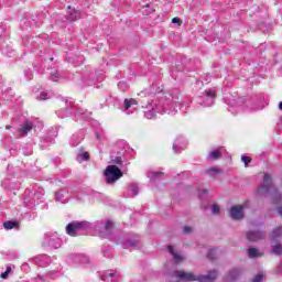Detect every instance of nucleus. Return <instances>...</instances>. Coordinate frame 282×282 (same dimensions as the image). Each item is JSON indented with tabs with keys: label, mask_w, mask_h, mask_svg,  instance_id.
<instances>
[{
	"label": "nucleus",
	"mask_w": 282,
	"mask_h": 282,
	"mask_svg": "<svg viewBox=\"0 0 282 282\" xmlns=\"http://www.w3.org/2000/svg\"><path fill=\"white\" fill-rule=\"evenodd\" d=\"M106 239H112L117 246H121L123 250H131V248H138L140 246V236L133 232L119 234L111 237V234Z\"/></svg>",
	"instance_id": "39448f33"
},
{
	"label": "nucleus",
	"mask_w": 282,
	"mask_h": 282,
	"mask_svg": "<svg viewBox=\"0 0 282 282\" xmlns=\"http://www.w3.org/2000/svg\"><path fill=\"white\" fill-rule=\"evenodd\" d=\"M122 170L117 165H108L104 172V176L107 184H116L120 177H122Z\"/></svg>",
	"instance_id": "9d476101"
},
{
	"label": "nucleus",
	"mask_w": 282,
	"mask_h": 282,
	"mask_svg": "<svg viewBox=\"0 0 282 282\" xmlns=\"http://www.w3.org/2000/svg\"><path fill=\"white\" fill-rule=\"evenodd\" d=\"M63 246V240L58 237L56 232H47L44 235L42 240V248H52L53 250H58Z\"/></svg>",
	"instance_id": "6e6552de"
},
{
	"label": "nucleus",
	"mask_w": 282,
	"mask_h": 282,
	"mask_svg": "<svg viewBox=\"0 0 282 282\" xmlns=\"http://www.w3.org/2000/svg\"><path fill=\"white\" fill-rule=\"evenodd\" d=\"M265 50H268V44L261 43L257 48V54H259V56H261V54H263V52H265Z\"/></svg>",
	"instance_id": "6e6d98bb"
},
{
	"label": "nucleus",
	"mask_w": 282,
	"mask_h": 282,
	"mask_svg": "<svg viewBox=\"0 0 282 282\" xmlns=\"http://www.w3.org/2000/svg\"><path fill=\"white\" fill-rule=\"evenodd\" d=\"M23 202L25 208H29V210H34L36 206H39V203L36 198L33 196L32 192L30 188H26L23 195Z\"/></svg>",
	"instance_id": "4468645a"
},
{
	"label": "nucleus",
	"mask_w": 282,
	"mask_h": 282,
	"mask_svg": "<svg viewBox=\"0 0 282 282\" xmlns=\"http://www.w3.org/2000/svg\"><path fill=\"white\" fill-rule=\"evenodd\" d=\"M32 19H34V15H31L29 18H23L20 22L21 30H30V28H36V26L32 25L34 23V21H32Z\"/></svg>",
	"instance_id": "473e14b6"
},
{
	"label": "nucleus",
	"mask_w": 282,
	"mask_h": 282,
	"mask_svg": "<svg viewBox=\"0 0 282 282\" xmlns=\"http://www.w3.org/2000/svg\"><path fill=\"white\" fill-rule=\"evenodd\" d=\"M39 58H41V61H44V63H52L54 61V50L45 46L44 50H41L39 52Z\"/></svg>",
	"instance_id": "a211bd4d"
},
{
	"label": "nucleus",
	"mask_w": 282,
	"mask_h": 282,
	"mask_svg": "<svg viewBox=\"0 0 282 282\" xmlns=\"http://www.w3.org/2000/svg\"><path fill=\"white\" fill-rule=\"evenodd\" d=\"M207 259H209V261H215L219 259V248L217 247L210 248L207 252Z\"/></svg>",
	"instance_id": "e433bc0d"
},
{
	"label": "nucleus",
	"mask_w": 282,
	"mask_h": 282,
	"mask_svg": "<svg viewBox=\"0 0 282 282\" xmlns=\"http://www.w3.org/2000/svg\"><path fill=\"white\" fill-rule=\"evenodd\" d=\"M67 23H69V19L67 18V15H58L56 20V25H58L59 28H67Z\"/></svg>",
	"instance_id": "37998d69"
},
{
	"label": "nucleus",
	"mask_w": 282,
	"mask_h": 282,
	"mask_svg": "<svg viewBox=\"0 0 282 282\" xmlns=\"http://www.w3.org/2000/svg\"><path fill=\"white\" fill-rule=\"evenodd\" d=\"M68 14L66 15L68 18L69 23H74V21H78L80 19V11L76 9H72V6L67 7Z\"/></svg>",
	"instance_id": "cd10ccee"
},
{
	"label": "nucleus",
	"mask_w": 282,
	"mask_h": 282,
	"mask_svg": "<svg viewBox=\"0 0 282 282\" xmlns=\"http://www.w3.org/2000/svg\"><path fill=\"white\" fill-rule=\"evenodd\" d=\"M282 236V227H276L272 230L271 234V241L273 243H276L279 241V238Z\"/></svg>",
	"instance_id": "ea45409f"
},
{
	"label": "nucleus",
	"mask_w": 282,
	"mask_h": 282,
	"mask_svg": "<svg viewBox=\"0 0 282 282\" xmlns=\"http://www.w3.org/2000/svg\"><path fill=\"white\" fill-rule=\"evenodd\" d=\"M248 257L250 259H257V257H259V249L254 248V247H250L248 249Z\"/></svg>",
	"instance_id": "09e8293b"
},
{
	"label": "nucleus",
	"mask_w": 282,
	"mask_h": 282,
	"mask_svg": "<svg viewBox=\"0 0 282 282\" xmlns=\"http://www.w3.org/2000/svg\"><path fill=\"white\" fill-rule=\"evenodd\" d=\"M220 173H224V171H221V169H218V167H209L205 171V174L206 175H219Z\"/></svg>",
	"instance_id": "49530a36"
},
{
	"label": "nucleus",
	"mask_w": 282,
	"mask_h": 282,
	"mask_svg": "<svg viewBox=\"0 0 282 282\" xmlns=\"http://www.w3.org/2000/svg\"><path fill=\"white\" fill-rule=\"evenodd\" d=\"M162 87L158 83H153L149 88L142 90L139 96L140 98H153L155 94H161Z\"/></svg>",
	"instance_id": "2eb2a0df"
},
{
	"label": "nucleus",
	"mask_w": 282,
	"mask_h": 282,
	"mask_svg": "<svg viewBox=\"0 0 282 282\" xmlns=\"http://www.w3.org/2000/svg\"><path fill=\"white\" fill-rule=\"evenodd\" d=\"M199 199H206L208 197V189H203L202 192L198 193Z\"/></svg>",
	"instance_id": "e2e57ef3"
},
{
	"label": "nucleus",
	"mask_w": 282,
	"mask_h": 282,
	"mask_svg": "<svg viewBox=\"0 0 282 282\" xmlns=\"http://www.w3.org/2000/svg\"><path fill=\"white\" fill-rule=\"evenodd\" d=\"M274 191V184L272 183V175L265 173L263 183L257 189V197H268L270 193Z\"/></svg>",
	"instance_id": "9b49d317"
},
{
	"label": "nucleus",
	"mask_w": 282,
	"mask_h": 282,
	"mask_svg": "<svg viewBox=\"0 0 282 282\" xmlns=\"http://www.w3.org/2000/svg\"><path fill=\"white\" fill-rule=\"evenodd\" d=\"M89 159H90L89 152H86L83 148H79L75 158L76 162H79V164H83V162H89Z\"/></svg>",
	"instance_id": "bb28decb"
},
{
	"label": "nucleus",
	"mask_w": 282,
	"mask_h": 282,
	"mask_svg": "<svg viewBox=\"0 0 282 282\" xmlns=\"http://www.w3.org/2000/svg\"><path fill=\"white\" fill-rule=\"evenodd\" d=\"M209 158H212V160H219V158H221V151L214 150L209 152Z\"/></svg>",
	"instance_id": "864d4df0"
},
{
	"label": "nucleus",
	"mask_w": 282,
	"mask_h": 282,
	"mask_svg": "<svg viewBox=\"0 0 282 282\" xmlns=\"http://www.w3.org/2000/svg\"><path fill=\"white\" fill-rule=\"evenodd\" d=\"M62 108L56 111V116L61 119L67 118L69 116H75V120H89L91 118V112L80 108L69 99L62 100Z\"/></svg>",
	"instance_id": "20e7f679"
},
{
	"label": "nucleus",
	"mask_w": 282,
	"mask_h": 282,
	"mask_svg": "<svg viewBox=\"0 0 282 282\" xmlns=\"http://www.w3.org/2000/svg\"><path fill=\"white\" fill-rule=\"evenodd\" d=\"M172 257L175 263H182V261H184V257L177 252H174Z\"/></svg>",
	"instance_id": "13d9d810"
},
{
	"label": "nucleus",
	"mask_w": 282,
	"mask_h": 282,
	"mask_svg": "<svg viewBox=\"0 0 282 282\" xmlns=\"http://www.w3.org/2000/svg\"><path fill=\"white\" fill-rule=\"evenodd\" d=\"M217 98V90L215 88L206 89L199 99V105L202 107H213L215 105V100Z\"/></svg>",
	"instance_id": "f8f14e48"
},
{
	"label": "nucleus",
	"mask_w": 282,
	"mask_h": 282,
	"mask_svg": "<svg viewBox=\"0 0 282 282\" xmlns=\"http://www.w3.org/2000/svg\"><path fill=\"white\" fill-rule=\"evenodd\" d=\"M188 147V141H186V138L178 135L174 143H173V151L174 153H182V151H184V149H186Z\"/></svg>",
	"instance_id": "dca6fc26"
},
{
	"label": "nucleus",
	"mask_w": 282,
	"mask_h": 282,
	"mask_svg": "<svg viewBox=\"0 0 282 282\" xmlns=\"http://www.w3.org/2000/svg\"><path fill=\"white\" fill-rule=\"evenodd\" d=\"M20 223L19 220H7L3 223V228L6 230L19 229Z\"/></svg>",
	"instance_id": "58836bf2"
},
{
	"label": "nucleus",
	"mask_w": 282,
	"mask_h": 282,
	"mask_svg": "<svg viewBox=\"0 0 282 282\" xmlns=\"http://www.w3.org/2000/svg\"><path fill=\"white\" fill-rule=\"evenodd\" d=\"M9 151L11 155H17V153H19V150L17 148H11Z\"/></svg>",
	"instance_id": "774afa93"
},
{
	"label": "nucleus",
	"mask_w": 282,
	"mask_h": 282,
	"mask_svg": "<svg viewBox=\"0 0 282 282\" xmlns=\"http://www.w3.org/2000/svg\"><path fill=\"white\" fill-rule=\"evenodd\" d=\"M48 94L46 91L40 93V96L37 97V100H47Z\"/></svg>",
	"instance_id": "0e129e2a"
},
{
	"label": "nucleus",
	"mask_w": 282,
	"mask_h": 282,
	"mask_svg": "<svg viewBox=\"0 0 282 282\" xmlns=\"http://www.w3.org/2000/svg\"><path fill=\"white\" fill-rule=\"evenodd\" d=\"M241 273H242L241 269L236 268V269L230 270L227 274V281L235 282V281L239 280V276H241Z\"/></svg>",
	"instance_id": "7c9ffc66"
},
{
	"label": "nucleus",
	"mask_w": 282,
	"mask_h": 282,
	"mask_svg": "<svg viewBox=\"0 0 282 282\" xmlns=\"http://www.w3.org/2000/svg\"><path fill=\"white\" fill-rule=\"evenodd\" d=\"M91 230L99 232V237H101V239H107V237H111L113 232V221L106 220L89 223L87 220H74L66 225V235L69 237H78V232L87 235V232H91Z\"/></svg>",
	"instance_id": "f03ea898"
},
{
	"label": "nucleus",
	"mask_w": 282,
	"mask_h": 282,
	"mask_svg": "<svg viewBox=\"0 0 282 282\" xmlns=\"http://www.w3.org/2000/svg\"><path fill=\"white\" fill-rule=\"evenodd\" d=\"M34 193L32 195L36 198L37 197V203L43 204L45 202V189L43 187H33Z\"/></svg>",
	"instance_id": "c85d7f7f"
},
{
	"label": "nucleus",
	"mask_w": 282,
	"mask_h": 282,
	"mask_svg": "<svg viewBox=\"0 0 282 282\" xmlns=\"http://www.w3.org/2000/svg\"><path fill=\"white\" fill-rule=\"evenodd\" d=\"M177 94H180V90L174 89L170 97L161 96L156 99H153L152 101H148L145 106H142L143 109H147L144 111V118L148 120H153L156 113H160L161 116H164V113H167L169 116H175V105L184 107V104L175 101L180 99Z\"/></svg>",
	"instance_id": "f257e3e1"
},
{
	"label": "nucleus",
	"mask_w": 282,
	"mask_h": 282,
	"mask_svg": "<svg viewBox=\"0 0 282 282\" xmlns=\"http://www.w3.org/2000/svg\"><path fill=\"white\" fill-rule=\"evenodd\" d=\"M45 19H47V12L41 11L40 13H37L35 15V18L32 19V21H33L32 25L34 28H41V25H43V21H45Z\"/></svg>",
	"instance_id": "393cba45"
},
{
	"label": "nucleus",
	"mask_w": 282,
	"mask_h": 282,
	"mask_svg": "<svg viewBox=\"0 0 282 282\" xmlns=\"http://www.w3.org/2000/svg\"><path fill=\"white\" fill-rule=\"evenodd\" d=\"M240 208H241L242 210H246V209H248V208H252V202L246 200L242 205H240Z\"/></svg>",
	"instance_id": "052dcab7"
},
{
	"label": "nucleus",
	"mask_w": 282,
	"mask_h": 282,
	"mask_svg": "<svg viewBox=\"0 0 282 282\" xmlns=\"http://www.w3.org/2000/svg\"><path fill=\"white\" fill-rule=\"evenodd\" d=\"M33 261L40 268H45V265H50V263H52V259L50 258V256H47L45 253L35 256L33 258Z\"/></svg>",
	"instance_id": "5701e85b"
},
{
	"label": "nucleus",
	"mask_w": 282,
	"mask_h": 282,
	"mask_svg": "<svg viewBox=\"0 0 282 282\" xmlns=\"http://www.w3.org/2000/svg\"><path fill=\"white\" fill-rule=\"evenodd\" d=\"M229 217L234 219V221H241L246 217V214L243 213V209L240 207V205L231 206L229 210Z\"/></svg>",
	"instance_id": "f3484780"
},
{
	"label": "nucleus",
	"mask_w": 282,
	"mask_h": 282,
	"mask_svg": "<svg viewBox=\"0 0 282 282\" xmlns=\"http://www.w3.org/2000/svg\"><path fill=\"white\" fill-rule=\"evenodd\" d=\"M23 45L26 52H36L41 45H50V41L45 37L34 36L29 40H23Z\"/></svg>",
	"instance_id": "1a4fd4ad"
},
{
	"label": "nucleus",
	"mask_w": 282,
	"mask_h": 282,
	"mask_svg": "<svg viewBox=\"0 0 282 282\" xmlns=\"http://www.w3.org/2000/svg\"><path fill=\"white\" fill-rule=\"evenodd\" d=\"M1 47H2V54L8 58H13V56H17V51L12 48V45L6 44V45H2Z\"/></svg>",
	"instance_id": "72a5a7b5"
},
{
	"label": "nucleus",
	"mask_w": 282,
	"mask_h": 282,
	"mask_svg": "<svg viewBox=\"0 0 282 282\" xmlns=\"http://www.w3.org/2000/svg\"><path fill=\"white\" fill-rule=\"evenodd\" d=\"M48 74L53 83H58L61 75L58 74V70H56V68H51V72Z\"/></svg>",
	"instance_id": "a18cd8bd"
},
{
	"label": "nucleus",
	"mask_w": 282,
	"mask_h": 282,
	"mask_svg": "<svg viewBox=\"0 0 282 282\" xmlns=\"http://www.w3.org/2000/svg\"><path fill=\"white\" fill-rule=\"evenodd\" d=\"M219 210H221L219 205H217V204L212 205V213H213V215H219Z\"/></svg>",
	"instance_id": "680f3d73"
},
{
	"label": "nucleus",
	"mask_w": 282,
	"mask_h": 282,
	"mask_svg": "<svg viewBox=\"0 0 282 282\" xmlns=\"http://www.w3.org/2000/svg\"><path fill=\"white\" fill-rule=\"evenodd\" d=\"M118 88L120 89V91H129V83L121 80L118 83Z\"/></svg>",
	"instance_id": "8fccbe9b"
},
{
	"label": "nucleus",
	"mask_w": 282,
	"mask_h": 282,
	"mask_svg": "<svg viewBox=\"0 0 282 282\" xmlns=\"http://www.w3.org/2000/svg\"><path fill=\"white\" fill-rule=\"evenodd\" d=\"M102 281L106 282H120L122 275L118 271H107L101 275Z\"/></svg>",
	"instance_id": "4be33fe9"
},
{
	"label": "nucleus",
	"mask_w": 282,
	"mask_h": 282,
	"mask_svg": "<svg viewBox=\"0 0 282 282\" xmlns=\"http://www.w3.org/2000/svg\"><path fill=\"white\" fill-rule=\"evenodd\" d=\"M174 276H176L177 279H180V281H183V282H193V281L215 282V280L217 279V270L215 269L210 270L206 275H195V273L193 272L175 270Z\"/></svg>",
	"instance_id": "423d86ee"
},
{
	"label": "nucleus",
	"mask_w": 282,
	"mask_h": 282,
	"mask_svg": "<svg viewBox=\"0 0 282 282\" xmlns=\"http://www.w3.org/2000/svg\"><path fill=\"white\" fill-rule=\"evenodd\" d=\"M63 78L75 80V85L79 89H84V87H91V85H96V83H102V80H105V73L102 70H94L91 66H86L82 74L65 73Z\"/></svg>",
	"instance_id": "7ed1b4c3"
},
{
	"label": "nucleus",
	"mask_w": 282,
	"mask_h": 282,
	"mask_svg": "<svg viewBox=\"0 0 282 282\" xmlns=\"http://www.w3.org/2000/svg\"><path fill=\"white\" fill-rule=\"evenodd\" d=\"M241 162H243L246 169H248V164H250V162H252V158L247 156V155H241L240 158Z\"/></svg>",
	"instance_id": "4d7b16f0"
},
{
	"label": "nucleus",
	"mask_w": 282,
	"mask_h": 282,
	"mask_svg": "<svg viewBox=\"0 0 282 282\" xmlns=\"http://www.w3.org/2000/svg\"><path fill=\"white\" fill-rule=\"evenodd\" d=\"M263 281H265V275L263 274V272H259L251 280V282H263Z\"/></svg>",
	"instance_id": "603ef678"
},
{
	"label": "nucleus",
	"mask_w": 282,
	"mask_h": 282,
	"mask_svg": "<svg viewBox=\"0 0 282 282\" xmlns=\"http://www.w3.org/2000/svg\"><path fill=\"white\" fill-rule=\"evenodd\" d=\"M273 254H278V257H281L282 254V245L278 243L272 247Z\"/></svg>",
	"instance_id": "3c124183"
},
{
	"label": "nucleus",
	"mask_w": 282,
	"mask_h": 282,
	"mask_svg": "<svg viewBox=\"0 0 282 282\" xmlns=\"http://www.w3.org/2000/svg\"><path fill=\"white\" fill-rule=\"evenodd\" d=\"M177 69H181L185 74L191 72V59L186 55L181 56L180 61L176 62Z\"/></svg>",
	"instance_id": "aec40b11"
},
{
	"label": "nucleus",
	"mask_w": 282,
	"mask_h": 282,
	"mask_svg": "<svg viewBox=\"0 0 282 282\" xmlns=\"http://www.w3.org/2000/svg\"><path fill=\"white\" fill-rule=\"evenodd\" d=\"M65 193H67L66 188H62L55 193V200L61 202L62 204H67V199H65Z\"/></svg>",
	"instance_id": "4c0bfd02"
},
{
	"label": "nucleus",
	"mask_w": 282,
	"mask_h": 282,
	"mask_svg": "<svg viewBox=\"0 0 282 282\" xmlns=\"http://www.w3.org/2000/svg\"><path fill=\"white\" fill-rule=\"evenodd\" d=\"M22 153L23 155H32L34 153V151L32 150V145L30 143H25L22 147Z\"/></svg>",
	"instance_id": "de8ad7c7"
},
{
	"label": "nucleus",
	"mask_w": 282,
	"mask_h": 282,
	"mask_svg": "<svg viewBox=\"0 0 282 282\" xmlns=\"http://www.w3.org/2000/svg\"><path fill=\"white\" fill-rule=\"evenodd\" d=\"M31 129H32V122L25 121L23 127L19 129V133L20 135H28Z\"/></svg>",
	"instance_id": "a19ab883"
},
{
	"label": "nucleus",
	"mask_w": 282,
	"mask_h": 282,
	"mask_svg": "<svg viewBox=\"0 0 282 282\" xmlns=\"http://www.w3.org/2000/svg\"><path fill=\"white\" fill-rule=\"evenodd\" d=\"M227 105H229V107H242V105L248 107V99L243 97H232Z\"/></svg>",
	"instance_id": "a878e982"
},
{
	"label": "nucleus",
	"mask_w": 282,
	"mask_h": 282,
	"mask_svg": "<svg viewBox=\"0 0 282 282\" xmlns=\"http://www.w3.org/2000/svg\"><path fill=\"white\" fill-rule=\"evenodd\" d=\"M138 105V101L133 98L130 99H124L123 100V106H122V111L127 112L128 116H131L133 111H135V106Z\"/></svg>",
	"instance_id": "412c9836"
},
{
	"label": "nucleus",
	"mask_w": 282,
	"mask_h": 282,
	"mask_svg": "<svg viewBox=\"0 0 282 282\" xmlns=\"http://www.w3.org/2000/svg\"><path fill=\"white\" fill-rule=\"evenodd\" d=\"M148 177L150 180V182H152L153 184H155V182H158V180L164 177V172H160V171H150L148 173Z\"/></svg>",
	"instance_id": "f704fd0d"
},
{
	"label": "nucleus",
	"mask_w": 282,
	"mask_h": 282,
	"mask_svg": "<svg viewBox=\"0 0 282 282\" xmlns=\"http://www.w3.org/2000/svg\"><path fill=\"white\" fill-rule=\"evenodd\" d=\"M171 72H172V78L174 80H182L184 74H186V73H184V70L177 69V66L175 68H173Z\"/></svg>",
	"instance_id": "79ce46f5"
},
{
	"label": "nucleus",
	"mask_w": 282,
	"mask_h": 282,
	"mask_svg": "<svg viewBox=\"0 0 282 282\" xmlns=\"http://www.w3.org/2000/svg\"><path fill=\"white\" fill-rule=\"evenodd\" d=\"M282 195L279 193L278 189H275V195L273 196V203L281 204Z\"/></svg>",
	"instance_id": "bf43d9fd"
},
{
	"label": "nucleus",
	"mask_w": 282,
	"mask_h": 282,
	"mask_svg": "<svg viewBox=\"0 0 282 282\" xmlns=\"http://www.w3.org/2000/svg\"><path fill=\"white\" fill-rule=\"evenodd\" d=\"M191 232H193V227L191 226L183 227V235H191Z\"/></svg>",
	"instance_id": "338daca9"
},
{
	"label": "nucleus",
	"mask_w": 282,
	"mask_h": 282,
	"mask_svg": "<svg viewBox=\"0 0 282 282\" xmlns=\"http://www.w3.org/2000/svg\"><path fill=\"white\" fill-rule=\"evenodd\" d=\"M248 241H261V239H265V231L261 230H250L247 232Z\"/></svg>",
	"instance_id": "b1692460"
},
{
	"label": "nucleus",
	"mask_w": 282,
	"mask_h": 282,
	"mask_svg": "<svg viewBox=\"0 0 282 282\" xmlns=\"http://www.w3.org/2000/svg\"><path fill=\"white\" fill-rule=\"evenodd\" d=\"M58 135L56 128H51L46 134L41 138L40 149L45 150L50 144H54V138Z\"/></svg>",
	"instance_id": "ddd939ff"
},
{
	"label": "nucleus",
	"mask_w": 282,
	"mask_h": 282,
	"mask_svg": "<svg viewBox=\"0 0 282 282\" xmlns=\"http://www.w3.org/2000/svg\"><path fill=\"white\" fill-rule=\"evenodd\" d=\"M24 74V78H26V80H32V78H34V74L32 73V69L30 68H25L23 70Z\"/></svg>",
	"instance_id": "5fc2aeb1"
},
{
	"label": "nucleus",
	"mask_w": 282,
	"mask_h": 282,
	"mask_svg": "<svg viewBox=\"0 0 282 282\" xmlns=\"http://www.w3.org/2000/svg\"><path fill=\"white\" fill-rule=\"evenodd\" d=\"M268 102H270L268 96L263 93H259L248 99L247 108L251 111H261V109H265V107H268Z\"/></svg>",
	"instance_id": "0eeeda50"
},
{
	"label": "nucleus",
	"mask_w": 282,
	"mask_h": 282,
	"mask_svg": "<svg viewBox=\"0 0 282 282\" xmlns=\"http://www.w3.org/2000/svg\"><path fill=\"white\" fill-rule=\"evenodd\" d=\"M117 147H122V149L117 151V156L112 160V163L122 166V156L127 153V150H124L127 142L124 140H120L117 142Z\"/></svg>",
	"instance_id": "6ab92c4d"
},
{
	"label": "nucleus",
	"mask_w": 282,
	"mask_h": 282,
	"mask_svg": "<svg viewBox=\"0 0 282 282\" xmlns=\"http://www.w3.org/2000/svg\"><path fill=\"white\" fill-rule=\"evenodd\" d=\"M73 263H89V258L83 253L70 254Z\"/></svg>",
	"instance_id": "c756f323"
},
{
	"label": "nucleus",
	"mask_w": 282,
	"mask_h": 282,
	"mask_svg": "<svg viewBox=\"0 0 282 282\" xmlns=\"http://www.w3.org/2000/svg\"><path fill=\"white\" fill-rule=\"evenodd\" d=\"M128 191L131 193L134 197H138L140 195V187L138 186L137 183H130L128 185Z\"/></svg>",
	"instance_id": "c03bdc74"
},
{
	"label": "nucleus",
	"mask_w": 282,
	"mask_h": 282,
	"mask_svg": "<svg viewBox=\"0 0 282 282\" xmlns=\"http://www.w3.org/2000/svg\"><path fill=\"white\" fill-rule=\"evenodd\" d=\"M85 140V133L77 132L70 137V147H78L80 142Z\"/></svg>",
	"instance_id": "2f4dec72"
},
{
	"label": "nucleus",
	"mask_w": 282,
	"mask_h": 282,
	"mask_svg": "<svg viewBox=\"0 0 282 282\" xmlns=\"http://www.w3.org/2000/svg\"><path fill=\"white\" fill-rule=\"evenodd\" d=\"M172 23L174 24V25H177V28H180V26H182V19H180V18H173L172 19Z\"/></svg>",
	"instance_id": "69168bd1"
},
{
	"label": "nucleus",
	"mask_w": 282,
	"mask_h": 282,
	"mask_svg": "<svg viewBox=\"0 0 282 282\" xmlns=\"http://www.w3.org/2000/svg\"><path fill=\"white\" fill-rule=\"evenodd\" d=\"M101 254L106 259H113V249H111V246L109 245H104L101 247Z\"/></svg>",
	"instance_id": "c9c22d12"
}]
</instances>
